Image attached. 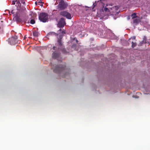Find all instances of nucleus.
I'll return each instance as SVG.
<instances>
[{
  "instance_id": "obj_1",
  "label": "nucleus",
  "mask_w": 150,
  "mask_h": 150,
  "mask_svg": "<svg viewBox=\"0 0 150 150\" xmlns=\"http://www.w3.org/2000/svg\"><path fill=\"white\" fill-rule=\"evenodd\" d=\"M39 18L41 21L45 22L48 20V16L47 13H42L40 14Z\"/></svg>"
},
{
  "instance_id": "obj_2",
  "label": "nucleus",
  "mask_w": 150,
  "mask_h": 150,
  "mask_svg": "<svg viewBox=\"0 0 150 150\" xmlns=\"http://www.w3.org/2000/svg\"><path fill=\"white\" fill-rule=\"evenodd\" d=\"M59 2L57 6L58 8L63 10L66 8L67 6V3L64 2L63 0H59Z\"/></svg>"
},
{
  "instance_id": "obj_3",
  "label": "nucleus",
  "mask_w": 150,
  "mask_h": 150,
  "mask_svg": "<svg viewBox=\"0 0 150 150\" xmlns=\"http://www.w3.org/2000/svg\"><path fill=\"white\" fill-rule=\"evenodd\" d=\"M11 13L13 14V16L17 21L20 22L21 21V19L18 16V12H17L16 10H12L11 11Z\"/></svg>"
},
{
  "instance_id": "obj_4",
  "label": "nucleus",
  "mask_w": 150,
  "mask_h": 150,
  "mask_svg": "<svg viewBox=\"0 0 150 150\" xmlns=\"http://www.w3.org/2000/svg\"><path fill=\"white\" fill-rule=\"evenodd\" d=\"M59 14L60 15L65 17L67 19H71V14L67 11H61L60 12Z\"/></svg>"
},
{
  "instance_id": "obj_5",
  "label": "nucleus",
  "mask_w": 150,
  "mask_h": 150,
  "mask_svg": "<svg viewBox=\"0 0 150 150\" xmlns=\"http://www.w3.org/2000/svg\"><path fill=\"white\" fill-rule=\"evenodd\" d=\"M17 37L15 36L9 39V42L11 45H14L17 43Z\"/></svg>"
},
{
  "instance_id": "obj_6",
  "label": "nucleus",
  "mask_w": 150,
  "mask_h": 150,
  "mask_svg": "<svg viewBox=\"0 0 150 150\" xmlns=\"http://www.w3.org/2000/svg\"><path fill=\"white\" fill-rule=\"evenodd\" d=\"M16 6L17 7V9H14V10H16L17 11V12H19V10L21 9V4L19 1H13L12 2V4L14 5L15 4V2H16Z\"/></svg>"
},
{
  "instance_id": "obj_7",
  "label": "nucleus",
  "mask_w": 150,
  "mask_h": 150,
  "mask_svg": "<svg viewBox=\"0 0 150 150\" xmlns=\"http://www.w3.org/2000/svg\"><path fill=\"white\" fill-rule=\"evenodd\" d=\"M66 24L64 19L63 18H61L58 23V26L59 28H62Z\"/></svg>"
},
{
  "instance_id": "obj_8",
  "label": "nucleus",
  "mask_w": 150,
  "mask_h": 150,
  "mask_svg": "<svg viewBox=\"0 0 150 150\" xmlns=\"http://www.w3.org/2000/svg\"><path fill=\"white\" fill-rule=\"evenodd\" d=\"M35 4L37 5L40 6H43V3L41 1H37L35 2Z\"/></svg>"
},
{
  "instance_id": "obj_9",
  "label": "nucleus",
  "mask_w": 150,
  "mask_h": 150,
  "mask_svg": "<svg viewBox=\"0 0 150 150\" xmlns=\"http://www.w3.org/2000/svg\"><path fill=\"white\" fill-rule=\"evenodd\" d=\"M141 19V18H136L133 21V23H137L140 21Z\"/></svg>"
},
{
  "instance_id": "obj_10",
  "label": "nucleus",
  "mask_w": 150,
  "mask_h": 150,
  "mask_svg": "<svg viewBox=\"0 0 150 150\" xmlns=\"http://www.w3.org/2000/svg\"><path fill=\"white\" fill-rule=\"evenodd\" d=\"M58 34L55 33L54 32H52L49 33H48V35L49 36H52V35H54L55 36H57Z\"/></svg>"
},
{
  "instance_id": "obj_11",
  "label": "nucleus",
  "mask_w": 150,
  "mask_h": 150,
  "mask_svg": "<svg viewBox=\"0 0 150 150\" xmlns=\"http://www.w3.org/2000/svg\"><path fill=\"white\" fill-rule=\"evenodd\" d=\"M132 47L134 48L136 46L137 44L136 42H134L133 41H132Z\"/></svg>"
},
{
  "instance_id": "obj_12",
  "label": "nucleus",
  "mask_w": 150,
  "mask_h": 150,
  "mask_svg": "<svg viewBox=\"0 0 150 150\" xmlns=\"http://www.w3.org/2000/svg\"><path fill=\"white\" fill-rule=\"evenodd\" d=\"M33 35L35 37H37L38 35V33L37 32H35L33 33Z\"/></svg>"
},
{
  "instance_id": "obj_13",
  "label": "nucleus",
  "mask_w": 150,
  "mask_h": 150,
  "mask_svg": "<svg viewBox=\"0 0 150 150\" xmlns=\"http://www.w3.org/2000/svg\"><path fill=\"white\" fill-rule=\"evenodd\" d=\"M136 13H134L131 15V16L132 18H134L136 17Z\"/></svg>"
},
{
  "instance_id": "obj_14",
  "label": "nucleus",
  "mask_w": 150,
  "mask_h": 150,
  "mask_svg": "<svg viewBox=\"0 0 150 150\" xmlns=\"http://www.w3.org/2000/svg\"><path fill=\"white\" fill-rule=\"evenodd\" d=\"M30 23L32 24H34L35 23V21L33 19H32L30 21Z\"/></svg>"
},
{
  "instance_id": "obj_15",
  "label": "nucleus",
  "mask_w": 150,
  "mask_h": 150,
  "mask_svg": "<svg viewBox=\"0 0 150 150\" xmlns=\"http://www.w3.org/2000/svg\"><path fill=\"white\" fill-rule=\"evenodd\" d=\"M59 31H61V33L62 34H64L65 33V30H61L60 29L59 30Z\"/></svg>"
},
{
  "instance_id": "obj_16",
  "label": "nucleus",
  "mask_w": 150,
  "mask_h": 150,
  "mask_svg": "<svg viewBox=\"0 0 150 150\" xmlns=\"http://www.w3.org/2000/svg\"><path fill=\"white\" fill-rule=\"evenodd\" d=\"M131 39H132V40H135V36H134V37H132L131 38H130L129 40V41L130 42V40H131Z\"/></svg>"
},
{
  "instance_id": "obj_17",
  "label": "nucleus",
  "mask_w": 150,
  "mask_h": 150,
  "mask_svg": "<svg viewBox=\"0 0 150 150\" xmlns=\"http://www.w3.org/2000/svg\"><path fill=\"white\" fill-rule=\"evenodd\" d=\"M56 54L54 53H53V54H52V56H53V58H56V57L54 56V55Z\"/></svg>"
},
{
  "instance_id": "obj_18",
  "label": "nucleus",
  "mask_w": 150,
  "mask_h": 150,
  "mask_svg": "<svg viewBox=\"0 0 150 150\" xmlns=\"http://www.w3.org/2000/svg\"><path fill=\"white\" fill-rule=\"evenodd\" d=\"M21 3H23L24 4H25V2L23 0H21Z\"/></svg>"
},
{
  "instance_id": "obj_19",
  "label": "nucleus",
  "mask_w": 150,
  "mask_h": 150,
  "mask_svg": "<svg viewBox=\"0 0 150 150\" xmlns=\"http://www.w3.org/2000/svg\"><path fill=\"white\" fill-rule=\"evenodd\" d=\"M105 11H107V10H108V8H105Z\"/></svg>"
},
{
  "instance_id": "obj_20",
  "label": "nucleus",
  "mask_w": 150,
  "mask_h": 150,
  "mask_svg": "<svg viewBox=\"0 0 150 150\" xmlns=\"http://www.w3.org/2000/svg\"><path fill=\"white\" fill-rule=\"evenodd\" d=\"M143 42L144 43H147L145 41H143Z\"/></svg>"
},
{
  "instance_id": "obj_21",
  "label": "nucleus",
  "mask_w": 150,
  "mask_h": 150,
  "mask_svg": "<svg viewBox=\"0 0 150 150\" xmlns=\"http://www.w3.org/2000/svg\"><path fill=\"white\" fill-rule=\"evenodd\" d=\"M55 48V47H53V49H54H54Z\"/></svg>"
},
{
  "instance_id": "obj_22",
  "label": "nucleus",
  "mask_w": 150,
  "mask_h": 150,
  "mask_svg": "<svg viewBox=\"0 0 150 150\" xmlns=\"http://www.w3.org/2000/svg\"><path fill=\"white\" fill-rule=\"evenodd\" d=\"M42 0H40L39 1H42Z\"/></svg>"
},
{
  "instance_id": "obj_23",
  "label": "nucleus",
  "mask_w": 150,
  "mask_h": 150,
  "mask_svg": "<svg viewBox=\"0 0 150 150\" xmlns=\"http://www.w3.org/2000/svg\"><path fill=\"white\" fill-rule=\"evenodd\" d=\"M58 1H59V0H58Z\"/></svg>"
}]
</instances>
